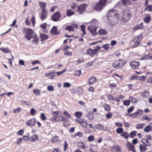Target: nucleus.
Listing matches in <instances>:
<instances>
[{"label":"nucleus","instance_id":"obj_30","mask_svg":"<svg viewBox=\"0 0 152 152\" xmlns=\"http://www.w3.org/2000/svg\"><path fill=\"white\" fill-rule=\"evenodd\" d=\"M129 98L130 100V102H131L133 104H136L137 103V101L135 98L130 96Z\"/></svg>","mask_w":152,"mask_h":152},{"label":"nucleus","instance_id":"obj_42","mask_svg":"<svg viewBox=\"0 0 152 152\" xmlns=\"http://www.w3.org/2000/svg\"><path fill=\"white\" fill-rule=\"evenodd\" d=\"M97 128L99 130H103L104 129V127L103 125L99 124L96 126Z\"/></svg>","mask_w":152,"mask_h":152},{"label":"nucleus","instance_id":"obj_2","mask_svg":"<svg viewBox=\"0 0 152 152\" xmlns=\"http://www.w3.org/2000/svg\"><path fill=\"white\" fill-rule=\"evenodd\" d=\"M130 14L129 12L125 11L122 13L121 20L122 22L125 23L127 22L130 18Z\"/></svg>","mask_w":152,"mask_h":152},{"label":"nucleus","instance_id":"obj_35","mask_svg":"<svg viewBox=\"0 0 152 152\" xmlns=\"http://www.w3.org/2000/svg\"><path fill=\"white\" fill-rule=\"evenodd\" d=\"M74 26H68L66 27L65 29L66 30L69 31H74V30L73 29Z\"/></svg>","mask_w":152,"mask_h":152},{"label":"nucleus","instance_id":"obj_20","mask_svg":"<svg viewBox=\"0 0 152 152\" xmlns=\"http://www.w3.org/2000/svg\"><path fill=\"white\" fill-rule=\"evenodd\" d=\"M78 147L80 148L85 149L86 147L84 142H80L77 144Z\"/></svg>","mask_w":152,"mask_h":152},{"label":"nucleus","instance_id":"obj_9","mask_svg":"<svg viewBox=\"0 0 152 152\" xmlns=\"http://www.w3.org/2000/svg\"><path fill=\"white\" fill-rule=\"evenodd\" d=\"M25 30H26L27 31L25 37L28 40H30L33 35L34 34H33V31L31 29L25 28Z\"/></svg>","mask_w":152,"mask_h":152},{"label":"nucleus","instance_id":"obj_32","mask_svg":"<svg viewBox=\"0 0 152 152\" xmlns=\"http://www.w3.org/2000/svg\"><path fill=\"white\" fill-rule=\"evenodd\" d=\"M1 50L5 53H10L11 51L7 48H2Z\"/></svg>","mask_w":152,"mask_h":152},{"label":"nucleus","instance_id":"obj_7","mask_svg":"<svg viewBox=\"0 0 152 152\" xmlns=\"http://www.w3.org/2000/svg\"><path fill=\"white\" fill-rule=\"evenodd\" d=\"M107 16L109 18H119L118 13L116 10H110L108 13Z\"/></svg>","mask_w":152,"mask_h":152},{"label":"nucleus","instance_id":"obj_43","mask_svg":"<svg viewBox=\"0 0 152 152\" xmlns=\"http://www.w3.org/2000/svg\"><path fill=\"white\" fill-rule=\"evenodd\" d=\"M113 148L115 150V152H120L121 151L120 148L118 146H114Z\"/></svg>","mask_w":152,"mask_h":152},{"label":"nucleus","instance_id":"obj_29","mask_svg":"<svg viewBox=\"0 0 152 152\" xmlns=\"http://www.w3.org/2000/svg\"><path fill=\"white\" fill-rule=\"evenodd\" d=\"M40 37L42 41H44L48 38V37L47 35L43 34H40Z\"/></svg>","mask_w":152,"mask_h":152},{"label":"nucleus","instance_id":"obj_53","mask_svg":"<svg viewBox=\"0 0 152 152\" xmlns=\"http://www.w3.org/2000/svg\"><path fill=\"white\" fill-rule=\"evenodd\" d=\"M147 10L149 12L152 11V5H148L145 8V10Z\"/></svg>","mask_w":152,"mask_h":152},{"label":"nucleus","instance_id":"obj_59","mask_svg":"<svg viewBox=\"0 0 152 152\" xmlns=\"http://www.w3.org/2000/svg\"><path fill=\"white\" fill-rule=\"evenodd\" d=\"M24 133V131L23 129H20L17 133V134L18 135H22Z\"/></svg>","mask_w":152,"mask_h":152},{"label":"nucleus","instance_id":"obj_40","mask_svg":"<svg viewBox=\"0 0 152 152\" xmlns=\"http://www.w3.org/2000/svg\"><path fill=\"white\" fill-rule=\"evenodd\" d=\"M74 14V12L70 10H68L66 11V15L68 16H71L73 15Z\"/></svg>","mask_w":152,"mask_h":152},{"label":"nucleus","instance_id":"obj_39","mask_svg":"<svg viewBox=\"0 0 152 152\" xmlns=\"http://www.w3.org/2000/svg\"><path fill=\"white\" fill-rule=\"evenodd\" d=\"M151 20V17L150 15L145 17L144 21L146 23H148Z\"/></svg>","mask_w":152,"mask_h":152},{"label":"nucleus","instance_id":"obj_16","mask_svg":"<svg viewBox=\"0 0 152 152\" xmlns=\"http://www.w3.org/2000/svg\"><path fill=\"white\" fill-rule=\"evenodd\" d=\"M31 38L33 39V40L31 41L34 44H37L38 43L39 37L36 34H33Z\"/></svg>","mask_w":152,"mask_h":152},{"label":"nucleus","instance_id":"obj_14","mask_svg":"<svg viewBox=\"0 0 152 152\" xmlns=\"http://www.w3.org/2000/svg\"><path fill=\"white\" fill-rule=\"evenodd\" d=\"M38 136L36 134H34L29 137V140L31 142H34L39 140Z\"/></svg>","mask_w":152,"mask_h":152},{"label":"nucleus","instance_id":"obj_33","mask_svg":"<svg viewBox=\"0 0 152 152\" xmlns=\"http://www.w3.org/2000/svg\"><path fill=\"white\" fill-rule=\"evenodd\" d=\"M121 136L127 139L129 137V135L128 133L126 132H123L121 135Z\"/></svg>","mask_w":152,"mask_h":152},{"label":"nucleus","instance_id":"obj_24","mask_svg":"<svg viewBox=\"0 0 152 152\" xmlns=\"http://www.w3.org/2000/svg\"><path fill=\"white\" fill-rule=\"evenodd\" d=\"M51 32L52 34L54 35L57 34H59L57 31V27L55 26L53 27L52 28L51 30Z\"/></svg>","mask_w":152,"mask_h":152},{"label":"nucleus","instance_id":"obj_12","mask_svg":"<svg viewBox=\"0 0 152 152\" xmlns=\"http://www.w3.org/2000/svg\"><path fill=\"white\" fill-rule=\"evenodd\" d=\"M126 145L129 150L132 151L133 152H136L135 150L134 146L132 144L129 142H128L126 143Z\"/></svg>","mask_w":152,"mask_h":152},{"label":"nucleus","instance_id":"obj_48","mask_svg":"<svg viewBox=\"0 0 152 152\" xmlns=\"http://www.w3.org/2000/svg\"><path fill=\"white\" fill-rule=\"evenodd\" d=\"M23 140V139L22 138H19V139L17 140L16 142V144L18 145H20L21 144Z\"/></svg>","mask_w":152,"mask_h":152},{"label":"nucleus","instance_id":"obj_64","mask_svg":"<svg viewBox=\"0 0 152 152\" xmlns=\"http://www.w3.org/2000/svg\"><path fill=\"white\" fill-rule=\"evenodd\" d=\"M94 139V136L93 135H91L88 137V140L90 142L93 141Z\"/></svg>","mask_w":152,"mask_h":152},{"label":"nucleus","instance_id":"obj_49","mask_svg":"<svg viewBox=\"0 0 152 152\" xmlns=\"http://www.w3.org/2000/svg\"><path fill=\"white\" fill-rule=\"evenodd\" d=\"M107 98L109 100L115 101L116 100V98L113 97L111 95H108Z\"/></svg>","mask_w":152,"mask_h":152},{"label":"nucleus","instance_id":"obj_55","mask_svg":"<svg viewBox=\"0 0 152 152\" xmlns=\"http://www.w3.org/2000/svg\"><path fill=\"white\" fill-rule=\"evenodd\" d=\"M142 120H145L147 121H149L151 120V119L150 118L147 116H144L142 117Z\"/></svg>","mask_w":152,"mask_h":152},{"label":"nucleus","instance_id":"obj_56","mask_svg":"<svg viewBox=\"0 0 152 152\" xmlns=\"http://www.w3.org/2000/svg\"><path fill=\"white\" fill-rule=\"evenodd\" d=\"M71 85L70 83H69L66 82L64 83L63 86L65 88H69L70 87Z\"/></svg>","mask_w":152,"mask_h":152},{"label":"nucleus","instance_id":"obj_6","mask_svg":"<svg viewBox=\"0 0 152 152\" xmlns=\"http://www.w3.org/2000/svg\"><path fill=\"white\" fill-rule=\"evenodd\" d=\"M140 35H139L136 37L132 40V42H134V44L132 45L131 47L135 48L139 45L141 42V39L140 38Z\"/></svg>","mask_w":152,"mask_h":152},{"label":"nucleus","instance_id":"obj_3","mask_svg":"<svg viewBox=\"0 0 152 152\" xmlns=\"http://www.w3.org/2000/svg\"><path fill=\"white\" fill-rule=\"evenodd\" d=\"M100 48L99 46H96L94 49H92L90 48L86 51V54L92 57L96 54L100 49Z\"/></svg>","mask_w":152,"mask_h":152},{"label":"nucleus","instance_id":"obj_51","mask_svg":"<svg viewBox=\"0 0 152 152\" xmlns=\"http://www.w3.org/2000/svg\"><path fill=\"white\" fill-rule=\"evenodd\" d=\"M68 144L66 141H64V150L66 151L68 148Z\"/></svg>","mask_w":152,"mask_h":152},{"label":"nucleus","instance_id":"obj_61","mask_svg":"<svg viewBox=\"0 0 152 152\" xmlns=\"http://www.w3.org/2000/svg\"><path fill=\"white\" fill-rule=\"evenodd\" d=\"M66 70V69H65L63 70L62 71L56 72V73L58 75L60 76V75H61V74H63L65 72Z\"/></svg>","mask_w":152,"mask_h":152},{"label":"nucleus","instance_id":"obj_11","mask_svg":"<svg viewBox=\"0 0 152 152\" xmlns=\"http://www.w3.org/2000/svg\"><path fill=\"white\" fill-rule=\"evenodd\" d=\"M36 120L34 118H32L26 122V124L28 126L32 127L34 126L36 123Z\"/></svg>","mask_w":152,"mask_h":152},{"label":"nucleus","instance_id":"obj_62","mask_svg":"<svg viewBox=\"0 0 152 152\" xmlns=\"http://www.w3.org/2000/svg\"><path fill=\"white\" fill-rule=\"evenodd\" d=\"M21 108L20 107H18L16 109H14L13 110V112L15 113H17L19 112H20L21 110Z\"/></svg>","mask_w":152,"mask_h":152},{"label":"nucleus","instance_id":"obj_25","mask_svg":"<svg viewBox=\"0 0 152 152\" xmlns=\"http://www.w3.org/2000/svg\"><path fill=\"white\" fill-rule=\"evenodd\" d=\"M60 141V139L59 136H54L53 137L51 138V142H52Z\"/></svg>","mask_w":152,"mask_h":152},{"label":"nucleus","instance_id":"obj_60","mask_svg":"<svg viewBox=\"0 0 152 152\" xmlns=\"http://www.w3.org/2000/svg\"><path fill=\"white\" fill-rule=\"evenodd\" d=\"M123 129L122 128H119L118 129L116 132L118 134H121L123 132Z\"/></svg>","mask_w":152,"mask_h":152},{"label":"nucleus","instance_id":"obj_10","mask_svg":"<svg viewBox=\"0 0 152 152\" xmlns=\"http://www.w3.org/2000/svg\"><path fill=\"white\" fill-rule=\"evenodd\" d=\"M61 17V14L57 12L52 16V20L56 22Z\"/></svg>","mask_w":152,"mask_h":152},{"label":"nucleus","instance_id":"obj_26","mask_svg":"<svg viewBox=\"0 0 152 152\" xmlns=\"http://www.w3.org/2000/svg\"><path fill=\"white\" fill-rule=\"evenodd\" d=\"M47 17L46 11H42V13L41 15L40 18L41 20H45Z\"/></svg>","mask_w":152,"mask_h":152},{"label":"nucleus","instance_id":"obj_63","mask_svg":"<svg viewBox=\"0 0 152 152\" xmlns=\"http://www.w3.org/2000/svg\"><path fill=\"white\" fill-rule=\"evenodd\" d=\"M137 114L136 112H135L133 113L129 114V116L132 118H134L137 116Z\"/></svg>","mask_w":152,"mask_h":152},{"label":"nucleus","instance_id":"obj_22","mask_svg":"<svg viewBox=\"0 0 152 152\" xmlns=\"http://www.w3.org/2000/svg\"><path fill=\"white\" fill-rule=\"evenodd\" d=\"M152 59V56H151L150 54H147L141 58V59L142 60H146L147 59Z\"/></svg>","mask_w":152,"mask_h":152},{"label":"nucleus","instance_id":"obj_46","mask_svg":"<svg viewBox=\"0 0 152 152\" xmlns=\"http://www.w3.org/2000/svg\"><path fill=\"white\" fill-rule=\"evenodd\" d=\"M40 118L42 121H45L46 119V117L45 116L44 113H43L41 114Z\"/></svg>","mask_w":152,"mask_h":152},{"label":"nucleus","instance_id":"obj_57","mask_svg":"<svg viewBox=\"0 0 152 152\" xmlns=\"http://www.w3.org/2000/svg\"><path fill=\"white\" fill-rule=\"evenodd\" d=\"M64 115L67 117L68 118H71V116L69 113L66 111L64 112Z\"/></svg>","mask_w":152,"mask_h":152},{"label":"nucleus","instance_id":"obj_4","mask_svg":"<svg viewBox=\"0 0 152 152\" xmlns=\"http://www.w3.org/2000/svg\"><path fill=\"white\" fill-rule=\"evenodd\" d=\"M119 18H108V24L111 26L116 25L118 23Z\"/></svg>","mask_w":152,"mask_h":152},{"label":"nucleus","instance_id":"obj_28","mask_svg":"<svg viewBox=\"0 0 152 152\" xmlns=\"http://www.w3.org/2000/svg\"><path fill=\"white\" fill-rule=\"evenodd\" d=\"M55 72L53 71H51L50 72L46 73L45 74V76L47 77H49L50 76H55Z\"/></svg>","mask_w":152,"mask_h":152},{"label":"nucleus","instance_id":"obj_18","mask_svg":"<svg viewBox=\"0 0 152 152\" xmlns=\"http://www.w3.org/2000/svg\"><path fill=\"white\" fill-rule=\"evenodd\" d=\"M96 80L95 77L91 76L89 79V85H90L94 84L96 81Z\"/></svg>","mask_w":152,"mask_h":152},{"label":"nucleus","instance_id":"obj_47","mask_svg":"<svg viewBox=\"0 0 152 152\" xmlns=\"http://www.w3.org/2000/svg\"><path fill=\"white\" fill-rule=\"evenodd\" d=\"M137 134V132L136 131H133L129 135V136L131 137H133L136 136Z\"/></svg>","mask_w":152,"mask_h":152},{"label":"nucleus","instance_id":"obj_8","mask_svg":"<svg viewBox=\"0 0 152 152\" xmlns=\"http://www.w3.org/2000/svg\"><path fill=\"white\" fill-rule=\"evenodd\" d=\"M87 7V4H85L78 6L77 10V12L80 14H82L85 11Z\"/></svg>","mask_w":152,"mask_h":152},{"label":"nucleus","instance_id":"obj_54","mask_svg":"<svg viewBox=\"0 0 152 152\" xmlns=\"http://www.w3.org/2000/svg\"><path fill=\"white\" fill-rule=\"evenodd\" d=\"M47 89L50 91H53L54 90V87L52 85L49 86L47 87Z\"/></svg>","mask_w":152,"mask_h":152},{"label":"nucleus","instance_id":"obj_36","mask_svg":"<svg viewBox=\"0 0 152 152\" xmlns=\"http://www.w3.org/2000/svg\"><path fill=\"white\" fill-rule=\"evenodd\" d=\"M152 130V128L150 126L148 125L144 129V131L146 132H148L151 131Z\"/></svg>","mask_w":152,"mask_h":152},{"label":"nucleus","instance_id":"obj_1","mask_svg":"<svg viewBox=\"0 0 152 152\" xmlns=\"http://www.w3.org/2000/svg\"><path fill=\"white\" fill-rule=\"evenodd\" d=\"M108 0H100L94 7V9L97 11H100L105 6Z\"/></svg>","mask_w":152,"mask_h":152},{"label":"nucleus","instance_id":"obj_44","mask_svg":"<svg viewBox=\"0 0 152 152\" xmlns=\"http://www.w3.org/2000/svg\"><path fill=\"white\" fill-rule=\"evenodd\" d=\"M81 74L80 70H78L75 71L74 73V75L76 76H80Z\"/></svg>","mask_w":152,"mask_h":152},{"label":"nucleus","instance_id":"obj_38","mask_svg":"<svg viewBox=\"0 0 152 152\" xmlns=\"http://www.w3.org/2000/svg\"><path fill=\"white\" fill-rule=\"evenodd\" d=\"M145 125V124L143 123L138 124L136 125V128L137 129H142Z\"/></svg>","mask_w":152,"mask_h":152},{"label":"nucleus","instance_id":"obj_27","mask_svg":"<svg viewBox=\"0 0 152 152\" xmlns=\"http://www.w3.org/2000/svg\"><path fill=\"white\" fill-rule=\"evenodd\" d=\"M87 116L90 120H92L94 118V114L92 112H89Z\"/></svg>","mask_w":152,"mask_h":152},{"label":"nucleus","instance_id":"obj_23","mask_svg":"<svg viewBox=\"0 0 152 152\" xmlns=\"http://www.w3.org/2000/svg\"><path fill=\"white\" fill-rule=\"evenodd\" d=\"M146 145H140L139 146V148L141 152H143L145 151L147 149Z\"/></svg>","mask_w":152,"mask_h":152},{"label":"nucleus","instance_id":"obj_15","mask_svg":"<svg viewBox=\"0 0 152 152\" xmlns=\"http://www.w3.org/2000/svg\"><path fill=\"white\" fill-rule=\"evenodd\" d=\"M130 65L132 68L137 69L139 66V63L137 61H133L130 63Z\"/></svg>","mask_w":152,"mask_h":152},{"label":"nucleus","instance_id":"obj_37","mask_svg":"<svg viewBox=\"0 0 152 152\" xmlns=\"http://www.w3.org/2000/svg\"><path fill=\"white\" fill-rule=\"evenodd\" d=\"M103 107L105 110L107 111H109L110 110V107L108 104H105L103 106Z\"/></svg>","mask_w":152,"mask_h":152},{"label":"nucleus","instance_id":"obj_19","mask_svg":"<svg viewBox=\"0 0 152 152\" xmlns=\"http://www.w3.org/2000/svg\"><path fill=\"white\" fill-rule=\"evenodd\" d=\"M39 4L40 5L42 11H46L45 7H46V3L45 2H40Z\"/></svg>","mask_w":152,"mask_h":152},{"label":"nucleus","instance_id":"obj_58","mask_svg":"<svg viewBox=\"0 0 152 152\" xmlns=\"http://www.w3.org/2000/svg\"><path fill=\"white\" fill-rule=\"evenodd\" d=\"M130 101L129 100H124L123 102V104L124 105L128 106L130 104Z\"/></svg>","mask_w":152,"mask_h":152},{"label":"nucleus","instance_id":"obj_5","mask_svg":"<svg viewBox=\"0 0 152 152\" xmlns=\"http://www.w3.org/2000/svg\"><path fill=\"white\" fill-rule=\"evenodd\" d=\"M125 63V60L120 59L115 61L113 64V66L114 68H119L123 66Z\"/></svg>","mask_w":152,"mask_h":152},{"label":"nucleus","instance_id":"obj_21","mask_svg":"<svg viewBox=\"0 0 152 152\" xmlns=\"http://www.w3.org/2000/svg\"><path fill=\"white\" fill-rule=\"evenodd\" d=\"M148 140H147L145 139H142L141 140V142L144 145H145L146 146H150L151 145V143L148 141Z\"/></svg>","mask_w":152,"mask_h":152},{"label":"nucleus","instance_id":"obj_13","mask_svg":"<svg viewBox=\"0 0 152 152\" xmlns=\"http://www.w3.org/2000/svg\"><path fill=\"white\" fill-rule=\"evenodd\" d=\"M88 29L89 30L91 34L95 35L96 34V28L95 26H90L88 27Z\"/></svg>","mask_w":152,"mask_h":152},{"label":"nucleus","instance_id":"obj_17","mask_svg":"<svg viewBox=\"0 0 152 152\" xmlns=\"http://www.w3.org/2000/svg\"><path fill=\"white\" fill-rule=\"evenodd\" d=\"M149 94L150 93L148 91H145L142 92L141 94V96L143 98L147 99L148 97Z\"/></svg>","mask_w":152,"mask_h":152},{"label":"nucleus","instance_id":"obj_52","mask_svg":"<svg viewBox=\"0 0 152 152\" xmlns=\"http://www.w3.org/2000/svg\"><path fill=\"white\" fill-rule=\"evenodd\" d=\"M75 115L77 118H79L82 116V113L80 112H76L75 113Z\"/></svg>","mask_w":152,"mask_h":152},{"label":"nucleus","instance_id":"obj_50","mask_svg":"<svg viewBox=\"0 0 152 152\" xmlns=\"http://www.w3.org/2000/svg\"><path fill=\"white\" fill-rule=\"evenodd\" d=\"M36 113V112L35 111L34 108H32L31 109L30 111V113L32 115H34Z\"/></svg>","mask_w":152,"mask_h":152},{"label":"nucleus","instance_id":"obj_45","mask_svg":"<svg viewBox=\"0 0 152 152\" xmlns=\"http://www.w3.org/2000/svg\"><path fill=\"white\" fill-rule=\"evenodd\" d=\"M110 47V45L108 44H106L102 45V48L106 50H108Z\"/></svg>","mask_w":152,"mask_h":152},{"label":"nucleus","instance_id":"obj_34","mask_svg":"<svg viewBox=\"0 0 152 152\" xmlns=\"http://www.w3.org/2000/svg\"><path fill=\"white\" fill-rule=\"evenodd\" d=\"M107 31L104 29H101L99 30V34L102 35H104L106 34Z\"/></svg>","mask_w":152,"mask_h":152},{"label":"nucleus","instance_id":"obj_31","mask_svg":"<svg viewBox=\"0 0 152 152\" xmlns=\"http://www.w3.org/2000/svg\"><path fill=\"white\" fill-rule=\"evenodd\" d=\"M33 92L34 94L36 96H40L41 95V90H40L35 89L33 90Z\"/></svg>","mask_w":152,"mask_h":152},{"label":"nucleus","instance_id":"obj_41","mask_svg":"<svg viewBox=\"0 0 152 152\" xmlns=\"http://www.w3.org/2000/svg\"><path fill=\"white\" fill-rule=\"evenodd\" d=\"M80 124L83 127H86L88 125V123L86 121L83 120Z\"/></svg>","mask_w":152,"mask_h":152}]
</instances>
